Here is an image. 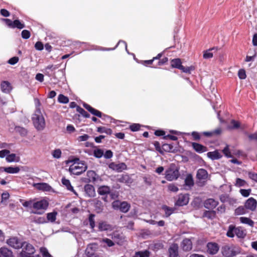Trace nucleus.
I'll list each match as a JSON object with an SVG mask.
<instances>
[{
  "label": "nucleus",
  "mask_w": 257,
  "mask_h": 257,
  "mask_svg": "<svg viewBox=\"0 0 257 257\" xmlns=\"http://www.w3.org/2000/svg\"><path fill=\"white\" fill-rule=\"evenodd\" d=\"M73 161V164L69 168V171L71 174L79 175L86 170L87 165L85 161H80L78 158L74 159Z\"/></svg>",
  "instance_id": "1"
},
{
  "label": "nucleus",
  "mask_w": 257,
  "mask_h": 257,
  "mask_svg": "<svg viewBox=\"0 0 257 257\" xmlns=\"http://www.w3.org/2000/svg\"><path fill=\"white\" fill-rule=\"evenodd\" d=\"M221 252L224 257H234L240 253V249L233 244H225L221 247Z\"/></svg>",
  "instance_id": "2"
},
{
  "label": "nucleus",
  "mask_w": 257,
  "mask_h": 257,
  "mask_svg": "<svg viewBox=\"0 0 257 257\" xmlns=\"http://www.w3.org/2000/svg\"><path fill=\"white\" fill-rule=\"evenodd\" d=\"M180 175L179 168L174 163L171 164L165 172V178L169 181L176 180Z\"/></svg>",
  "instance_id": "3"
},
{
  "label": "nucleus",
  "mask_w": 257,
  "mask_h": 257,
  "mask_svg": "<svg viewBox=\"0 0 257 257\" xmlns=\"http://www.w3.org/2000/svg\"><path fill=\"white\" fill-rule=\"evenodd\" d=\"M32 119L35 127L37 131H42L45 127V121L41 110L35 111Z\"/></svg>",
  "instance_id": "4"
},
{
  "label": "nucleus",
  "mask_w": 257,
  "mask_h": 257,
  "mask_svg": "<svg viewBox=\"0 0 257 257\" xmlns=\"http://www.w3.org/2000/svg\"><path fill=\"white\" fill-rule=\"evenodd\" d=\"M49 204V202L45 199L34 202L33 203V208L35 211L33 213L36 214H43L48 207Z\"/></svg>",
  "instance_id": "5"
},
{
  "label": "nucleus",
  "mask_w": 257,
  "mask_h": 257,
  "mask_svg": "<svg viewBox=\"0 0 257 257\" xmlns=\"http://www.w3.org/2000/svg\"><path fill=\"white\" fill-rule=\"evenodd\" d=\"M23 249L20 253L21 257H30V255L32 254L35 251L34 247L30 243L27 242H22Z\"/></svg>",
  "instance_id": "6"
},
{
  "label": "nucleus",
  "mask_w": 257,
  "mask_h": 257,
  "mask_svg": "<svg viewBox=\"0 0 257 257\" xmlns=\"http://www.w3.org/2000/svg\"><path fill=\"white\" fill-rule=\"evenodd\" d=\"M3 20L6 23V25L11 28H18L22 29L25 28L24 24L22 23L19 20H15L12 21L9 19H3Z\"/></svg>",
  "instance_id": "7"
},
{
  "label": "nucleus",
  "mask_w": 257,
  "mask_h": 257,
  "mask_svg": "<svg viewBox=\"0 0 257 257\" xmlns=\"http://www.w3.org/2000/svg\"><path fill=\"white\" fill-rule=\"evenodd\" d=\"M189 201L188 194H180L178 196L177 199L175 202V205L177 206H183L187 205Z\"/></svg>",
  "instance_id": "8"
},
{
  "label": "nucleus",
  "mask_w": 257,
  "mask_h": 257,
  "mask_svg": "<svg viewBox=\"0 0 257 257\" xmlns=\"http://www.w3.org/2000/svg\"><path fill=\"white\" fill-rule=\"evenodd\" d=\"M7 243L15 249H19L23 247V244L17 237H11L7 240Z\"/></svg>",
  "instance_id": "9"
},
{
  "label": "nucleus",
  "mask_w": 257,
  "mask_h": 257,
  "mask_svg": "<svg viewBox=\"0 0 257 257\" xmlns=\"http://www.w3.org/2000/svg\"><path fill=\"white\" fill-rule=\"evenodd\" d=\"M206 248L207 253L211 255H214L218 252L219 246L216 242H209L207 244Z\"/></svg>",
  "instance_id": "10"
},
{
  "label": "nucleus",
  "mask_w": 257,
  "mask_h": 257,
  "mask_svg": "<svg viewBox=\"0 0 257 257\" xmlns=\"http://www.w3.org/2000/svg\"><path fill=\"white\" fill-rule=\"evenodd\" d=\"M97 192L99 195L101 196H104V197H102V199L105 202H107V195L110 193V188L109 186H101L98 188Z\"/></svg>",
  "instance_id": "11"
},
{
  "label": "nucleus",
  "mask_w": 257,
  "mask_h": 257,
  "mask_svg": "<svg viewBox=\"0 0 257 257\" xmlns=\"http://www.w3.org/2000/svg\"><path fill=\"white\" fill-rule=\"evenodd\" d=\"M108 167L110 169L117 172H121L127 169V166L124 163L116 164L114 162H112L109 164Z\"/></svg>",
  "instance_id": "12"
},
{
  "label": "nucleus",
  "mask_w": 257,
  "mask_h": 257,
  "mask_svg": "<svg viewBox=\"0 0 257 257\" xmlns=\"http://www.w3.org/2000/svg\"><path fill=\"white\" fill-rule=\"evenodd\" d=\"M257 201L253 197L248 198L245 202L244 206L247 210L253 211L256 209Z\"/></svg>",
  "instance_id": "13"
},
{
  "label": "nucleus",
  "mask_w": 257,
  "mask_h": 257,
  "mask_svg": "<svg viewBox=\"0 0 257 257\" xmlns=\"http://www.w3.org/2000/svg\"><path fill=\"white\" fill-rule=\"evenodd\" d=\"M179 247L177 243L172 244L169 248V257H180L179 255Z\"/></svg>",
  "instance_id": "14"
},
{
  "label": "nucleus",
  "mask_w": 257,
  "mask_h": 257,
  "mask_svg": "<svg viewBox=\"0 0 257 257\" xmlns=\"http://www.w3.org/2000/svg\"><path fill=\"white\" fill-rule=\"evenodd\" d=\"M222 132V130L220 127H219L215 130L210 132H204L202 135L206 137H212L220 136Z\"/></svg>",
  "instance_id": "15"
},
{
  "label": "nucleus",
  "mask_w": 257,
  "mask_h": 257,
  "mask_svg": "<svg viewBox=\"0 0 257 257\" xmlns=\"http://www.w3.org/2000/svg\"><path fill=\"white\" fill-rule=\"evenodd\" d=\"M181 246L185 251H188L192 249V243L191 240L188 238H185L181 242Z\"/></svg>",
  "instance_id": "16"
},
{
  "label": "nucleus",
  "mask_w": 257,
  "mask_h": 257,
  "mask_svg": "<svg viewBox=\"0 0 257 257\" xmlns=\"http://www.w3.org/2000/svg\"><path fill=\"white\" fill-rule=\"evenodd\" d=\"M84 189L86 195L89 197H94L95 195V191L94 186L92 185L87 184L84 187Z\"/></svg>",
  "instance_id": "17"
},
{
  "label": "nucleus",
  "mask_w": 257,
  "mask_h": 257,
  "mask_svg": "<svg viewBox=\"0 0 257 257\" xmlns=\"http://www.w3.org/2000/svg\"><path fill=\"white\" fill-rule=\"evenodd\" d=\"M218 204V201L214 199L209 198L205 201L204 207L208 209H213L217 206Z\"/></svg>",
  "instance_id": "18"
},
{
  "label": "nucleus",
  "mask_w": 257,
  "mask_h": 257,
  "mask_svg": "<svg viewBox=\"0 0 257 257\" xmlns=\"http://www.w3.org/2000/svg\"><path fill=\"white\" fill-rule=\"evenodd\" d=\"M83 106L86 109H87L93 115L96 116L98 117H101L102 113L100 111L93 108L90 105L85 103H83Z\"/></svg>",
  "instance_id": "19"
},
{
  "label": "nucleus",
  "mask_w": 257,
  "mask_h": 257,
  "mask_svg": "<svg viewBox=\"0 0 257 257\" xmlns=\"http://www.w3.org/2000/svg\"><path fill=\"white\" fill-rule=\"evenodd\" d=\"M98 228V229L101 231L111 230L113 229V227L111 224L104 221H102L99 222Z\"/></svg>",
  "instance_id": "20"
},
{
  "label": "nucleus",
  "mask_w": 257,
  "mask_h": 257,
  "mask_svg": "<svg viewBox=\"0 0 257 257\" xmlns=\"http://www.w3.org/2000/svg\"><path fill=\"white\" fill-rule=\"evenodd\" d=\"M191 145L193 149L198 153H202L207 151L206 147L199 143L193 142Z\"/></svg>",
  "instance_id": "21"
},
{
  "label": "nucleus",
  "mask_w": 257,
  "mask_h": 257,
  "mask_svg": "<svg viewBox=\"0 0 257 257\" xmlns=\"http://www.w3.org/2000/svg\"><path fill=\"white\" fill-rule=\"evenodd\" d=\"M0 257H13V253L7 247H2L0 248Z\"/></svg>",
  "instance_id": "22"
},
{
  "label": "nucleus",
  "mask_w": 257,
  "mask_h": 257,
  "mask_svg": "<svg viewBox=\"0 0 257 257\" xmlns=\"http://www.w3.org/2000/svg\"><path fill=\"white\" fill-rule=\"evenodd\" d=\"M97 174L94 171L89 170L87 172V177L86 182H95L97 180Z\"/></svg>",
  "instance_id": "23"
},
{
  "label": "nucleus",
  "mask_w": 257,
  "mask_h": 257,
  "mask_svg": "<svg viewBox=\"0 0 257 257\" xmlns=\"http://www.w3.org/2000/svg\"><path fill=\"white\" fill-rule=\"evenodd\" d=\"M1 87L2 91L6 93H9L12 89L11 83L7 81H2L1 84Z\"/></svg>",
  "instance_id": "24"
},
{
  "label": "nucleus",
  "mask_w": 257,
  "mask_h": 257,
  "mask_svg": "<svg viewBox=\"0 0 257 257\" xmlns=\"http://www.w3.org/2000/svg\"><path fill=\"white\" fill-rule=\"evenodd\" d=\"M208 177V173L204 169H199L197 172L196 177L198 180H205Z\"/></svg>",
  "instance_id": "25"
},
{
  "label": "nucleus",
  "mask_w": 257,
  "mask_h": 257,
  "mask_svg": "<svg viewBox=\"0 0 257 257\" xmlns=\"http://www.w3.org/2000/svg\"><path fill=\"white\" fill-rule=\"evenodd\" d=\"M61 182L62 184L66 187L68 190L72 192L74 194L77 195V193L74 190L73 187L72 186L71 183L68 179L63 177L62 179Z\"/></svg>",
  "instance_id": "26"
},
{
  "label": "nucleus",
  "mask_w": 257,
  "mask_h": 257,
  "mask_svg": "<svg viewBox=\"0 0 257 257\" xmlns=\"http://www.w3.org/2000/svg\"><path fill=\"white\" fill-rule=\"evenodd\" d=\"M171 66L172 68H175L180 70L182 66L181 59L180 58H175L171 60Z\"/></svg>",
  "instance_id": "27"
},
{
  "label": "nucleus",
  "mask_w": 257,
  "mask_h": 257,
  "mask_svg": "<svg viewBox=\"0 0 257 257\" xmlns=\"http://www.w3.org/2000/svg\"><path fill=\"white\" fill-rule=\"evenodd\" d=\"M117 181L122 183H131V178L130 176L127 174H122L120 177L117 179Z\"/></svg>",
  "instance_id": "28"
},
{
  "label": "nucleus",
  "mask_w": 257,
  "mask_h": 257,
  "mask_svg": "<svg viewBox=\"0 0 257 257\" xmlns=\"http://www.w3.org/2000/svg\"><path fill=\"white\" fill-rule=\"evenodd\" d=\"M247 213H248V211L244 205L238 207L234 211V214L235 215H243Z\"/></svg>",
  "instance_id": "29"
},
{
  "label": "nucleus",
  "mask_w": 257,
  "mask_h": 257,
  "mask_svg": "<svg viewBox=\"0 0 257 257\" xmlns=\"http://www.w3.org/2000/svg\"><path fill=\"white\" fill-rule=\"evenodd\" d=\"M94 208L97 213H101L104 209L103 203L100 200H97L94 203Z\"/></svg>",
  "instance_id": "30"
},
{
  "label": "nucleus",
  "mask_w": 257,
  "mask_h": 257,
  "mask_svg": "<svg viewBox=\"0 0 257 257\" xmlns=\"http://www.w3.org/2000/svg\"><path fill=\"white\" fill-rule=\"evenodd\" d=\"M207 155L208 157L211 159L212 160L219 159L222 157L221 154L217 151L209 152L207 153Z\"/></svg>",
  "instance_id": "31"
},
{
  "label": "nucleus",
  "mask_w": 257,
  "mask_h": 257,
  "mask_svg": "<svg viewBox=\"0 0 257 257\" xmlns=\"http://www.w3.org/2000/svg\"><path fill=\"white\" fill-rule=\"evenodd\" d=\"M162 208L165 212V217H169L175 210V208L170 207L167 205H163Z\"/></svg>",
  "instance_id": "32"
},
{
  "label": "nucleus",
  "mask_w": 257,
  "mask_h": 257,
  "mask_svg": "<svg viewBox=\"0 0 257 257\" xmlns=\"http://www.w3.org/2000/svg\"><path fill=\"white\" fill-rule=\"evenodd\" d=\"M234 233L239 238H244L246 235L244 230L240 227L234 226Z\"/></svg>",
  "instance_id": "33"
},
{
  "label": "nucleus",
  "mask_w": 257,
  "mask_h": 257,
  "mask_svg": "<svg viewBox=\"0 0 257 257\" xmlns=\"http://www.w3.org/2000/svg\"><path fill=\"white\" fill-rule=\"evenodd\" d=\"M184 181V185L186 186H188L190 188L192 187L194 184L192 175L190 174L187 175Z\"/></svg>",
  "instance_id": "34"
},
{
  "label": "nucleus",
  "mask_w": 257,
  "mask_h": 257,
  "mask_svg": "<svg viewBox=\"0 0 257 257\" xmlns=\"http://www.w3.org/2000/svg\"><path fill=\"white\" fill-rule=\"evenodd\" d=\"M130 205L126 201H123L119 204V210L121 212L126 213L130 208Z\"/></svg>",
  "instance_id": "35"
},
{
  "label": "nucleus",
  "mask_w": 257,
  "mask_h": 257,
  "mask_svg": "<svg viewBox=\"0 0 257 257\" xmlns=\"http://www.w3.org/2000/svg\"><path fill=\"white\" fill-rule=\"evenodd\" d=\"M163 53H160L158 54L156 57H154L152 59L149 60H145L143 61L142 62V64H143L145 66H148L152 64L153 62L158 59H160V57H162L163 56Z\"/></svg>",
  "instance_id": "36"
},
{
  "label": "nucleus",
  "mask_w": 257,
  "mask_h": 257,
  "mask_svg": "<svg viewBox=\"0 0 257 257\" xmlns=\"http://www.w3.org/2000/svg\"><path fill=\"white\" fill-rule=\"evenodd\" d=\"M57 215V212L56 211H53L52 212L48 213L47 214V222L50 221L51 222H54L55 221L56 219V216Z\"/></svg>",
  "instance_id": "37"
},
{
  "label": "nucleus",
  "mask_w": 257,
  "mask_h": 257,
  "mask_svg": "<svg viewBox=\"0 0 257 257\" xmlns=\"http://www.w3.org/2000/svg\"><path fill=\"white\" fill-rule=\"evenodd\" d=\"M4 171L8 173L11 174H15L17 173L20 171V168L18 167H9L4 168Z\"/></svg>",
  "instance_id": "38"
},
{
  "label": "nucleus",
  "mask_w": 257,
  "mask_h": 257,
  "mask_svg": "<svg viewBox=\"0 0 257 257\" xmlns=\"http://www.w3.org/2000/svg\"><path fill=\"white\" fill-rule=\"evenodd\" d=\"M97 131L99 133H105L110 135L112 133V131L110 128H106L104 126H99L97 127Z\"/></svg>",
  "instance_id": "39"
},
{
  "label": "nucleus",
  "mask_w": 257,
  "mask_h": 257,
  "mask_svg": "<svg viewBox=\"0 0 257 257\" xmlns=\"http://www.w3.org/2000/svg\"><path fill=\"white\" fill-rule=\"evenodd\" d=\"M15 131L22 136H26L27 135V130L21 126H16Z\"/></svg>",
  "instance_id": "40"
},
{
  "label": "nucleus",
  "mask_w": 257,
  "mask_h": 257,
  "mask_svg": "<svg viewBox=\"0 0 257 257\" xmlns=\"http://www.w3.org/2000/svg\"><path fill=\"white\" fill-rule=\"evenodd\" d=\"M241 222L243 223L247 224L252 227L254 225V222L251 219L247 217H241L240 218Z\"/></svg>",
  "instance_id": "41"
},
{
  "label": "nucleus",
  "mask_w": 257,
  "mask_h": 257,
  "mask_svg": "<svg viewBox=\"0 0 257 257\" xmlns=\"http://www.w3.org/2000/svg\"><path fill=\"white\" fill-rule=\"evenodd\" d=\"M58 101L61 103L66 104L69 102V98L62 94L58 95Z\"/></svg>",
  "instance_id": "42"
},
{
  "label": "nucleus",
  "mask_w": 257,
  "mask_h": 257,
  "mask_svg": "<svg viewBox=\"0 0 257 257\" xmlns=\"http://www.w3.org/2000/svg\"><path fill=\"white\" fill-rule=\"evenodd\" d=\"M77 111L85 118L90 117V114L79 106H77Z\"/></svg>",
  "instance_id": "43"
},
{
  "label": "nucleus",
  "mask_w": 257,
  "mask_h": 257,
  "mask_svg": "<svg viewBox=\"0 0 257 257\" xmlns=\"http://www.w3.org/2000/svg\"><path fill=\"white\" fill-rule=\"evenodd\" d=\"M162 150L167 152H172L173 151V146L171 144H164L162 146Z\"/></svg>",
  "instance_id": "44"
},
{
  "label": "nucleus",
  "mask_w": 257,
  "mask_h": 257,
  "mask_svg": "<svg viewBox=\"0 0 257 257\" xmlns=\"http://www.w3.org/2000/svg\"><path fill=\"white\" fill-rule=\"evenodd\" d=\"M195 69V67L193 66H191L189 67H184L182 65L181 69L180 70L184 73L190 74L191 72L193 70H194Z\"/></svg>",
  "instance_id": "45"
},
{
  "label": "nucleus",
  "mask_w": 257,
  "mask_h": 257,
  "mask_svg": "<svg viewBox=\"0 0 257 257\" xmlns=\"http://www.w3.org/2000/svg\"><path fill=\"white\" fill-rule=\"evenodd\" d=\"M234 226L230 225L226 233V235L229 237H233L234 236Z\"/></svg>",
  "instance_id": "46"
},
{
  "label": "nucleus",
  "mask_w": 257,
  "mask_h": 257,
  "mask_svg": "<svg viewBox=\"0 0 257 257\" xmlns=\"http://www.w3.org/2000/svg\"><path fill=\"white\" fill-rule=\"evenodd\" d=\"M167 188L168 191L170 192H177L179 190L178 187L174 183L169 184Z\"/></svg>",
  "instance_id": "47"
},
{
  "label": "nucleus",
  "mask_w": 257,
  "mask_h": 257,
  "mask_svg": "<svg viewBox=\"0 0 257 257\" xmlns=\"http://www.w3.org/2000/svg\"><path fill=\"white\" fill-rule=\"evenodd\" d=\"M95 215L93 214H90L89 215L88 220L89 222V225L91 228L93 229L95 226L94 218Z\"/></svg>",
  "instance_id": "48"
},
{
  "label": "nucleus",
  "mask_w": 257,
  "mask_h": 257,
  "mask_svg": "<svg viewBox=\"0 0 257 257\" xmlns=\"http://www.w3.org/2000/svg\"><path fill=\"white\" fill-rule=\"evenodd\" d=\"M246 182L245 180L240 178H237L236 179L235 185L237 187H242L245 185Z\"/></svg>",
  "instance_id": "49"
},
{
  "label": "nucleus",
  "mask_w": 257,
  "mask_h": 257,
  "mask_svg": "<svg viewBox=\"0 0 257 257\" xmlns=\"http://www.w3.org/2000/svg\"><path fill=\"white\" fill-rule=\"evenodd\" d=\"M141 126L139 123H133L130 125L129 128L132 132H137L140 130Z\"/></svg>",
  "instance_id": "50"
},
{
  "label": "nucleus",
  "mask_w": 257,
  "mask_h": 257,
  "mask_svg": "<svg viewBox=\"0 0 257 257\" xmlns=\"http://www.w3.org/2000/svg\"><path fill=\"white\" fill-rule=\"evenodd\" d=\"M157 60H159L157 65L159 66L166 64L168 61V58L167 57H164L162 58L160 57V59H158Z\"/></svg>",
  "instance_id": "51"
},
{
  "label": "nucleus",
  "mask_w": 257,
  "mask_h": 257,
  "mask_svg": "<svg viewBox=\"0 0 257 257\" xmlns=\"http://www.w3.org/2000/svg\"><path fill=\"white\" fill-rule=\"evenodd\" d=\"M40 252L43 257H52L46 247H41L40 248Z\"/></svg>",
  "instance_id": "52"
},
{
  "label": "nucleus",
  "mask_w": 257,
  "mask_h": 257,
  "mask_svg": "<svg viewBox=\"0 0 257 257\" xmlns=\"http://www.w3.org/2000/svg\"><path fill=\"white\" fill-rule=\"evenodd\" d=\"M61 151L60 149H56L53 151L52 155L54 158L59 159L61 157Z\"/></svg>",
  "instance_id": "53"
},
{
  "label": "nucleus",
  "mask_w": 257,
  "mask_h": 257,
  "mask_svg": "<svg viewBox=\"0 0 257 257\" xmlns=\"http://www.w3.org/2000/svg\"><path fill=\"white\" fill-rule=\"evenodd\" d=\"M222 152L224 155L227 158H231L232 156L229 151V146L227 145L222 150Z\"/></svg>",
  "instance_id": "54"
},
{
  "label": "nucleus",
  "mask_w": 257,
  "mask_h": 257,
  "mask_svg": "<svg viewBox=\"0 0 257 257\" xmlns=\"http://www.w3.org/2000/svg\"><path fill=\"white\" fill-rule=\"evenodd\" d=\"M103 155V151L101 149H96L94 151V156L97 158H100Z\"/></svg>",
  "instance_id": "55"
},
{
  "label": "nucleus",
  "mask_w": 257,
  "mask_h": 257,
  "mask_svg": "<svg viewBox=\"0 0 257 257\" xmlns=\"http://www.w3.org/2000/svg\"><path fill=\"white\" fill-rule=\"evenodd\" d=\"M22 37L24 39H28L31 36V33L30 31L27 30H23L21 33Z\"/></svg>",
  "instance_id": "56"
},
{
  "label": "nucleus",
  "mask_w": 257,
  "mask_h": 257,
  "mask_svg": "<svg viewBox=\"0 0 257 257\" xmlns=\"http://www.w3.org/2000/svg\"><path fill=\"white\" fill-rule=\"evenodd\" d=\"M37 186L38 189L42 190H47L49 187V186L47 183H39L37 184Z\"/></svg>",
  "instance_id": "57"
},
{
  "label": "nucleus",
  "mask_w": 257,
  "mask_h": 257,
  "mask_svg": "<svg viewBox=\"0 0 257 257\" xmlns=\"http://www.w3.org/2000/svg\"><path fill=\"white\" fill-rule=\"evenodd\" d=\"M238 76L240 79H244L246 77L245 71L244 69H239L238 72Z\"/></svg>",
  "instance_id": "58"
},
{
  "label": "nucleus",
  "mask_w": 257,
  "mask_h": 257,
  "mask_svg": "<svg viewBox=\"0 0 257 257\" xmlns=\"http://www.w3.org/2000/svg\"><path fill=\"white\" fill-rule=\"evenodd\" d=\"M240 194L243 196V197H248L251 192L250 189H240L239 191Z\"/></svg>",
  "instance_id": "59"
},
{
  "label": "nucleus",
  "mask_w": 257,
  "mask_h": 257,
  "mask_svg": "<svg viewBox=\"0 0 257 257\" xmlns=\"http://www.w3.org/2000/svg\"><path fill=\"white\" fill-rule=\"evenodd\" d=\"M19 60V57H17V56H15V57H13L10 58L8 60V62L9 64H11V65H15L18 62Z\"/></svg>",
  "instance_id": "60"
},
{
  "label": "nucleus",
  "mask_w": 257,
  "mask_h": 257,
  "mask_svg": "<svg viewBox=\"0 0 257 257\" xmlns=\"http://www.w3.org/2000/svg\"><path fill=\"white\" fill-rule=\"evenodd\" d=\"M148 252L147 251L144 252L138 251L137 252L133 257H146L148 256Z\"/></svg>",
  "instance_id": "61"
},
{
  "label": "nucleus",
  "mask_w": 257,
  "mask_h": 257,
  "mask_svg": "<svg viewBox=\"0 0 257 257\" xmlns=\"http://www.w3.org/2000/svg\"><path fill=\"white\" fill-rule=\"evenodd\" d=\"M16 154H11L8 155L6 157V160L8 162H12L15 161V158H16Z\"/></svg>",
  "instance_id": "62"
},
{
  "label": "nucleus",
  "mask_w": 257,
  "mask_h": 257,
  "mask_svg": "<svg viewBox=\"0 0 257 257\" xmlns=\"http://www.w3.org/2000/svg\"><path fill=\"white\" fill-rule=\"evenodd\" d=\"M215 215L214 211H206L204 213V215L208 218H212Z\"/></svg>",
  "instance_id": "63"
},
{
  "label": "nucleus",
  "mask_w": 257,
  "mask_h": 257,
  "mask_svg": "<svg viewBox=\"0 0 257 257\" xmlns=\"http://www.w3.org/2000/svg\"><path fill=\"white\" fill-rule=\"evenodd\" d=\"M35 48L37 50L41 51L44 49V45L41 42L38 41L35 45Z\"/></svg>",
  "instance_id": "64"
}]
</instances>
